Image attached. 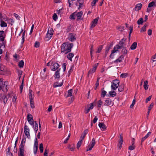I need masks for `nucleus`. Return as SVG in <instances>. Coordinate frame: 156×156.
I'll return each instance as SVG.
<instances>
[{"label": "nucleus", "mask_w": 156, "mask_h": 156, "mask_svg": "<svg viewBox=\"0 0 156 156\" xmlns=\"http://www.w3.org/2000/svg\"><path fill=\"white\" fill-rule=\"evenodd\" d=\"M73 46V43L68 44L67 42L63 43L62 45L61 52H64L65 54L70 52Z\"/></svg>", "instance_id": "nucleus-1"}, {"label": "nucleus", "mask_w": 156, "mask_h": 156, "mask_svg": "<svg viewBox=\"0 0 156 156\" xmlns=\"http://www.w3.org/2000/svg\"><path fill=\"white\" fill-rule=\"evenodd\" d=\"M23 142H25V140L22 139L21 143L20 146V153L19 156H24V145L23 144Z\"/></svg>", "instance_id": "nucleus-2"}, {"label": "nucleus", "mask_w": 156, "mask_h": 156, "mask_svg": "<svg viewBox=\"0 0 156 156\" xmlns=\"http://www.w3.org/2000/svg\"><path fill=\"white\" fill-rule=\"evenodd\" d=\"M120 47L118 45H117L115 46L113 50H112L111 51V53L110 55V58H113L114 55H113V54L117 52L118 51V49H119Z\"/></svg>", "instance_id": "nucleus-3"}, {"label": "nucleus", "mask_w": 156, "mask_h": 156, "mask_svg": "<svg viewBox=\"0 0 156 156\" xmlns=\"http://www.w3.org/2000/svg\"><path fill=\"white\" fill-rule=\"evenodd\" d=\"M24 132L25 135L27 136L28 138L30 139V129L27 125H25L24 127Z\"/></svg>", "instance_id": "nucleus-4"}, {"label": "nucleus", "mask_w": 156, "mask_h": 156, "mask_svg": "<svg viewBox=\"0 0 156 156\" xmlns=\"http://www.w3.org/2000/svg\"><path fill=\"white\" fill-rule=\"evenodd\" d=\"M7 73V68L3 66L0 67V75H4Z\"/></svg>", "instance_id": "nucleus-5"}, {"label": "nucleus", "mask_w": 156, "mask_h": 156, "mask_svg": "<svg viewBox=\"0 0 156 156\" xmlns=\"http://www.w3.org/2000/svg\"><path fill=\"white\" fill-rule=\"evenodd\" d=\"M120 139L119 140V144L118 145L119 149H120L122 147V145L123 143V137L122 134H121L119 136Z\"/></svg>", "instance_id": "nucleus-6"}, {"label": "nucleus", "mask_w": 156, "mask_h": 156, "mask_svg": "<svg viewBox=\"0 0 156 156\" xmlns=\"http://www.w3.org/2000/svg\"><path fill=\"white\" fill-rule=\"evenodd\" d=\"M99 19V17H98L93 21L91 23V26L90 27V28H93L96 25Z\"/></svg>", "instance_id": "nucleus-7"}, {"label": "nucleus", "mask_w": 156, "mask_h": 156, "mask_svg": "<svg viewBox=\"0 0 156 156\" xmlns=\"http://www.w3.org/2000/svg\"><path fill=\"white\" fill-rule=\"evenodd\" d=\"M126 39H122L119 42V44L118 45L120 47L119 49L122 48H124L123 44L125 42Z\"/></svg>", "instance_id": "nucleus-8"}, {"label": "nucleus", "mask_w": 156, "mask_h": 156, "mask_svg": "<svg viewBox=\"0 0 156 156\" xmlns=\"http://www.w3.org/2000/svg\"><path fill=\"white\" fill-rule=\"evenodd\" d=\"M52 35H53V33L51 32L49 33L48 30L45 37V40L46 41H48L52 37Z\"/></svg>", "instance_id": "nucleus-9"}, {"label": "nucleus", "mask_w": 156, "mask_h": 156, "mask_svg": "<svg viewBox=\"0 0 156 156\" xmlns=\"http://www.w3.org/2000/svg\"><path fill=\"white\" fill-rule=\"evenodd\" d=\"M83 15V12L82 11H81L79 12H77V13H76V16L77 19L76 20L77 21L80 20H81V17Z\"/></svg>", "instance_id": "nucleus-10"}, {"label": "nucleus", "mask_w": 156, "mask_h": 156, "mask_svg": "<svg viewBox=\"0 0 156 156\" xmlns=\"http://www.w3.org/2000/svg\"><path fill=\"white\" fill-rule=\"evenodd\" d=\"M69 40L71 41H73L76 40L75 35L72 33H70L69 34Z\"/></svg>", "instance_id": "nucleus-11"}, {"label": "nucleus", "mask_w": 156, "mask_h": 156, "mask_svg": "<svg viewBox=\"0 0 156 156\" xmlns=\"http://www.w3.org/2000/svg\"><path fill=\"white\" fill-rule=\"evenodd\" d=\"M59 65L58 63H55L52 65V68L51 70L55 71L56 69H58L59 68Z\"/></svg>", "instance_id": "nucleus-12"}, {"label": "nucleus", "mask_w": 156, "mask_h": 156, "mask_svg": "<svg viewBox=\"0 0 156 156\" xmlns=\"http://www.w3.org/2000/svg\"><path fill=\"white\" fill-rule=\"evenodd\" d=\"M113 46L112 42L109 45H107V47L106 48L105 51V53H108L109 50H110Z\"/></svg>", "instance_id": "nucleus-13"}, {"label": "nucleus", "mask_w": 156, "mask_h": 156, "mask_svg": "<svg viewBox=\"0 0 156 156\" xmlns=\"http://www.w3.org/2000/svg\"><path fill=\"white\" fill-rule=\"evenodd\" d=\"M124 56L123 55H121L119 56V58L114 61V62L115 63H118V62H122V60L123 59Z\"/></svg>", "instance_id": "nucleus-14"}, {"label": "nucleus", "mask_w": 156, "mask_h": 156, "mask_svg": "<svg viewBox=\"0 0 156 156\" xmlns=\"http://www.w3.org/2000/svg\"><path fill=\"white\" fill-rule=\"evenodd\" d=\"M112 101L111 100L109 99H107L105 101V103L104 104V105L105 106H109L111 104Z\"/></svg>", "instance_id": "nucleus-15"}, {"label": "nucleus", "mask_w": 156, "mask_h": 156, "mask_svg": "<svg viewBox=\"0 0 156 156\" xmlns=\"http://www.w3.org/2000/svg\"><path fill=\"white\" fill-rule=\"evenodd\" d=\"M63 84V81L60 83L58 82H55L54 83L53 87H61L62 85Z\"/></svg>", "instance_id": "nucleus-16"}, {"label": "nucleus", "mask_w": 156, "mask_h": 156, "mask_svg": "<svg viewBox=\"0 0 156 156\" xmlns=\"http://www.w3.org/2000/svg\"><path fill=\"white\" fill-rule=\"evenodd\" d=\"M142 6V4L141 3H139L136 5L134 9L135 10L138 11L141 9Z\"/></svg>", "instance_id": "nucleus-17"}, {"label": "nucleus", "mask_w": 156, "mask_h": 156, "mask_svg": "<svg viewBox=\"0 0 156 156\" xmlns=\"http://www.w3.org/2000/svg\"><path fill=\"white\" fill-rule=\"evenodd\" d=\"M87 129H86L84 131L83 133L82 134V135L80 138V140L81 139L83 140L84 139V138L86 134L87 133Z\"/></svg>", "instance_id": "nucleus-18"}, {"label": "nucleus", "mask_w": 156, "mask_h": 156, "mask_svg": "<svg viewBox=\"0 0 156 156\" xmlns=\"http://www.w3.org/2000/svg\"><path fill=\"white\" fill-rule=\"evenodd\" d=\"M119 86V85H118L115 84L113 83H112L111 86L112 90H115Z\"/></svg>", "instance_id": "nucleus-19"}, {"label": "nucleus", "mask_w": 156, "mask_h": 156, "mask_svg": "<svg viewBox=\"0 0 156 156\" xmlns=\"http://www.w3.org/2000/svg\"><path fill=\"white\" fill-rule=\"evenodd\" d=\"M61 69H59L56 71L55 76V78H59L60 77L59 71Z\"/></svg>", "instance_id": "nucleus-20"}, {"label": "nucleus", "mask_w": 156, "mask_h": 156, "mask_svg": "<svg viewBox=\"0 0 156 156\" xmlns=\"http://www.w3.org/2000/svg\"><path fill=\"white\" fill-rule=\"evenodd\" d=\"M0 25L2 27H6L7 26V23L5 22L3 20H2V19L1 20V23Z\"/></svg>", "instance_id": "nucleus-21"}, {"label": "nucleus", "mask_w": 156, "mask_h": 156, "mask_svg": "<svg viewBox=\"0 0 156 156\" xmlns=\"http://www.w3.org/2000/svg\"><path fill=\"white\" fill-rule=\"evenodd\" d=\"M156 6V2L153 1L150 2L148 5V8H151L152 7H155Z\"/></svg>", "instance_id": "nucleus-22"}, {"label": "nucleus", "mask_w": 156, "mask_h": 156, "mask_svg": "<svg viewBox=\"0 0 156 156\" xmlns=\"http://www.w3.org/2000/svg\"><path fill=\"white\" fill-rule=\"evenodd\" d=\"M98 126L101 128H102L104 130L106 128V126L104 123L99 122Z\"/></svg>", "instance_id": "nucleus-23"}, {"label": "nucleus", "mask_w": 156, "mask_h": 156, "mask_svg": "<svg viewBox=\"0 0 156 156\" xmlns=\"http://www.w3.org/2000/svg\"><path fill=\"white\" fill-rule=\"evenodd\" d=\"M137 43L136 42H133L130 47V48L132 50L135 49L137 46Z\"/></svg>", "instance_id": "nucleus-24"}, {"label": "nucleus", "mask_w": 156, "mask_h": 156, "mask_svg": "<svg viewBox=\"0 0 156 156\" xmlns=\"http://www.w3.org/2000/svg\"><path fill=\"white\" fill-rule=\"evenodd\" d=\"M74 56V54L73 53H69L67 55V58L71 61H72V58Z\"/></svg>", "instance_id": "nucleus-25"}, {"label": "nucleus", "mask_w": 156, "mask_h": 156, "mask_svg": "<svg viewBox=\"0 0 156 156\" xmlns=\"http://www.w3.org/2000/svg\"><path fill=\"white\" fill-rule=\"evenodd\" d=\"M107 92L104 90V88L101 89V97L102 98H104L105 97V95H106Z\"/></svg>", "instance_id": "nucleus-26"}, {"label": "nucleus", "mask_w": 156, "mask_h": 156, "mask_svg": "<svg viewBox=\"0 0 156 156\" xmlns=\"http://www.w3.org/2000/svg\"><path fill=\"white\" fill-rule=\"evenodd\" d=\"M154 105V103H151V104L149 106L148 108V111L147 113V116L149 115V113L150 112L151 110V109L152 107H153Z\"/></svg>", "instance_id": "nucleus-27"}, {"label": "nucleus", "mask_w": 156, "mask_h": 156, "mask_svg": "<svg viewBox=\"0 0 156 156\" xmlns=\"http://www.w3.org/2000/svg\"><path fill=\"white\" fill-rule=\"evenodd\" d=\"M148 24H145L142 27L141 30V32H143L146 30V27L147 26Z\"/></svg>", "instance_id": "nucleus-28"}, {"label": "nucleus", "mask_w": 156, "mask_h": 156, "mask_svg": "<svg viewBox=\"0 0 156 156\" xmlns=\"http://www.w3.org/2000/svg\"><path fill=\"white\" fill-rule=\"evenodd\" d=\"M98 63L95 64L93 68L92 69H91L90 70H91V73H94L95 71L96 68L98 65Z\"/></svg>", "instance_id": "nucleus-29"}, {"label": "nucleus", "mask_w": 156, "mask_h": 156, "mask_svg": "<svg viewBox=\"0 0 156 156\" xmlns=\"http://www.w3.org/2000/svg\"><path fill=\"white\" fill-rule=\"evenodd\" d=\"M148 81L147 80H146L144 81V87L145 90H147L148 89Z\"/></svg>", "instance_id": "nucleus-30"}, {"label": "nucleus", "mask_w": 156, "mask_h": 156, "mask_svg": "<svg viewBox=\"0 0 156 156\" xmlns=\"http://www.w3.org/2000/svg\"><path fill=\"white\" fill-rule=\"evenodd\" d=\"M32 90H31L30 89L29 90V98L30 100L33 99V98L32 97Z\"/></svg>", "instance_id": "nucleus-31"}, {"label": "nucleus", "mask_w": 156, "mask_h": 156, "mask_svg": "<svg viewBox=\"0 0 156 156\" xmlns=\"http://www.w3.org/2000/svg\"><path fill=\"white\" fill-rule=\"evenodd\" d=\"M76 12H74L72 14L69 16V18L71 20H75V19Z\"/></svg>", "instance_id": "nucleus-32"}, {"label": "nucleus", "mask_w": 156, "mask_h": 156, "mask_svg": "<svg viewBox=\"0 0 156 156\" xmlns=\"http://www.w3.org/2000/svg\"><path fill=\"white\" fill-rule=\"evenodd\" d=\"M24 64V62L23 60H22L19 62L18 63V66L20 68H22Z\"/></svg>", "instance_id": "nucleus-33"}, {"label": "nucleus", "mask_w": 156, "mask_h": 156, "mask_svg": "<svg viewBox=\"0 0 156 156\" xmlns=\"http://www.w3.org/2000/svg\"><path fill=\"white\" fill-rule=\"evenodd\" d=\"M30 105L31 107L33 108L35 107L34 106V102L33 101V99L30 100Z\"/></svg>", "instance_id": "nucleus-34"}, {"label": "nucleus", "mask_w": 156, "mask_h": 156, "mask_svg": "<svg viewBox=\"0 0 156 156\" xmlns=\"http://www.w3.org/2000/svg\"><path fill=\"white\" fill-rule=\"evenodd\" d=\"M144 20L142 18H140L137 21V23L138 25L142 24Z\"/></svg>", "instance_id": "nucleus-35"}, {"label": "nucleus", "mask_w": 156, "mask_h": 156, "mask_svg": "<svg viewBox=\"0 0 156 156\" xmlns=\"http://www.w3.org/2000/svg\"><path fill=\"white\" fill-rule=\"evenodd\" d=\"M23 87V78L22 80L21 85L20 86V93H21Z\"/></svg>", "instance_id": "nucleus-36"}, {"label": "nucleus", "mask_w": 156, "mask_h": 156, "mask_svg": "<svg viewBox=\"0 0 156 156\" xmlns=\"http://www.w3.org/2000/svg\"><path fill=\"white\" fill-rule=\"evenodd\" d=\"M109 94L112 97H114L115 96L116 94V92L114 91H110L109 92Z\"/></svg>", "instance_id": "nucleus-37"}, {"label": "nucleus", "mask_w": 156, "mask_h": 156, "mask_svg": "<svg viewBox=\"0 0 156 156\" xmlns=\"http://www.w3.org/2000/svg\"><path fill=\"white\" fill-rule=\"evenodd\" d=\"M82 140H80L79 141H78V143L77 144V148L78 149H79V147H80L82 143Z\"/></svg>", "instance_id": "nucleus-38"}, {"label": "nucleus", "mask_w": 156, "mask_h": 156, "mask_svg": "<svg viewBox=\"0 0 156 156\" xmlns=\"http://www.w3.org/2000/svg\"><path fill=\"white\" fill-rule=\"evenodd\" d=\"M73 90L71 89L68 91V94L67 95V97H71L72 96V92Z\"/></svg>", "instance_id": "nucleus-39"}, {"label": "nucleus", "mask_w": 156, "mask_h": 156, "mask_svg": "<svg viewBox=\"0 0 156 156\" xmlns=\"http://www.w3.org/2000/svg\"><path fill=\"white\" fill-rule=\"evenodd\" d=\"M39 149L41 153H42L43 151V146L42 143H41L40 144Z\"/></svg>", "instance_id": "nucleus-40"}, {"label": "nucleus", "mask_w": 156, "mask_h": 156, "mask_svg": "<svg viewBox=\"0 0 156 156\" xmlns=\"http://www.w3.org/2000/svg\"><path fill=\"white\" fill-rule=\"evenodd\" d=\"M28 121L29 123L32 126H34V120L33 119H28Z\"/></svg>", "instance_id": "nucleus-41"}, {"label": "nucleus", "mask_w": 156, "mask_h": 156, "mask_svg": "<svg viewBox=\"0 0 156 156\" xmlns=\"http://www.w3.org/2000/svg\"><path fill=\"white\" fill-rule=\"evenodd\" d=\"M103 48V45H101L98 48V51H97L96 53H100L101 52Z\"/></svg>", "instance_id": "nucleus-42"}, {"label": "nucleus", "mask_w": 156, "mask_h": 156, "mask_svg": "<svg viewBox=\"0 0 156 156\" xmlns=\"http://www.w3.org/2000/svg\"><path fill=\"white\" fill-rule=\"evenodd\" d=\"M95 144V140L94 138H93L92 141L91 143H90V144L92 146L94 147Z\"/></svg>", "instance_id": "nucleus-43"}, {"label": "nucleus", "mask_w": 156, "mask_h": 156, "mask_svg": "<svg viewBox=\"0 0 156 156\" xmlns=\"http://www.w3.org/2000/svg\"><path fill=\"white\" fill-rule=\"evenodd\" d=\"M128 75V74L127 73H122L120 75V77H121L122 78H125L127 77V76Z\"/></svg>", "instance_id": "nucleus-44"}, {"label": "nucleus", "mask_w": 156, "mask_h": 156, "mask_svg": "<svg viewBox=\"0 0 156 156\" xmlns=\"http://www.w3.org/2000/svg\"><path fill=\"white\" fill-rule=\"evenodd\" d=\"M38 142L37 138L36 137L35 139V142L34 147H38Z\"/></svg>", "instance_id": "nucleus-45"}, {"label": "nucleus", "mask_w": 156, "mask_h": 156, "mask_svg": "<svg viewBox=\"0 0 156 156\" xmlns=\"http://www.w3.org/2000/svg\"><path fill=\"white\" fill-rule=\"evenodd\" d=\"M70 136V133H69L68 136L67 138L64 141V143L65 144H66L67 143L68 140H69Z\"/></svg>", "instance_id": "nucleus-46"}, {"label": "nucleus", "mask_w": 156, "mask_h": 156, "mask_svg": "<svg viewBox=\"0 0 156 156\" xmlns=\"http://www.w3.org/2000/svg\"><path fill=\"white\" fill-rule=\"evenodd\" d=\"M114 83V84L115 85H119V80H113V82H112Z\"/></svg>", "instance_id": "nucleus-47"}, {"label": "nucleus", "mask_w": 156, "mask_h": 156, "mask_svg": "<svg viewBox=\"0 0 156 156\" xmlns=\"http://www.w3.org/2000/svg\"><path fill=\"white\" fill-rule=\"evenodd\" d=\"M118 90L120 92L124 90L123 86H120L119 87Z\"/></svg>", "instance_id": "nucleus-48"}, {"label": "nucleus", "mask_w": 156, "mask_h": 156, "mask_svg": "<svg viewBox=\"0 0 156 156\" xmlns=\"http://www.w3.org/2000/svg\"><path fill=\"white\" fill-rule=\"evenodd\" d=\"M98 0H93L92 2L91 3V5L92 6L95 5L96 3L98 2Z\"/></svg>", "instance_id": "nucleus-49"}, {"label": "nucleus", "mask_w": 156, "mask_h": 156, "mask_svg": "<svg viewBox=\"0 0 156 156\" xmlns=\"http://www.w3.org/2000/svg\"><path fill=\"white\" fill-rule=\"evenodd\" d=\"M94 147L91 146L90 144H89L87 147V151H90L91 150L92 148Z\"/></svg>", "instance_id": "nucleus-50"}, {"label": "nucleus", "mask_w": 156, "mask_h": 156, "mask_svg": "<svg viewBox=\"0 0 156 156\" xmlns=\"http://www.w3.org/2000/svg\"><path fill=\"white\" fill-rule=\"evenodd\" d=\"M38 149V147H34V153L35 154L37 151Z\"/></svg>", "instance_id": "nucleus-51"}, {"label": "nucleus", "mask_w": 156, "mask_h": 156, "mask_svg": "<svg viewBox=\"0 0 156 156\" xmlns=\"http://www.w3.org/2000/svg\"><path fill=\"white\" fill-rule=\"evenodd\" d=\"M8 100L6 96H5L4 98H3V99L2 101H3V102L5 104L6 103Z\"/></svg>", "instance_id": "nucleus-52"}, {"label": "nucleus", "mask_w": 156, "mask_h": 156, "mask_svg": "<svg viewBox=\"0 0 156 156\" xmlns=\"http://www.w3.org/2000/svg\"><path fill=\"white\" fill-rule=\"evenodd\" d=\"M136 102L135 99H134L133 100L132 104L130 106V108H132L135 104Z\"/></svg>", "instance_id": "nucleus-53"}, {"label": "nucleus", "mask_w": 156, "mask_h": 156, "mask_svg": "<svg viewBox=\"0 0 156 156\" xmlns=\"http://www.w3.org/2000/svg\"><path fill=\"white\" fill-rule=\"evenodd\" d=\"M53 19L54 20L56 21L57 19V16L56 13H54L53 16Z\"/></svg>", "instance_id": "nucleus-54"}, {"label": "nucleus", "mask_w": 156, "mask_h": 156, "mask_svg": "<svg viewBox=\"0 0 156 156\" xmlns=\"http://www.w3.org/2000/svg\"><path fill=\"white\" fill-rule=\"evenodd\" d=\"M102 101H101V100H99L98 102V107H101L102 104Z\"/></svg>", "instance_id": "nucleus-55"}, {"label": "nucleus", "mask_w": 156, "mask_h": 156, "mask_svg": "<svg viewBox=\"0 0 156 156\" xmlns=\"http://www.w3.org/2000/svg\"><path fill=\"white\" fill-rule=\"evenodd\" d=\"M122 51L124 54H126L127 53V50L125 49V48L122 49Z\"/></svg>", "instance_id": "nucleus-56"}, {"label": "nucleus", "mask_w": 156, "mask_h": 156, "mask_svg": "<svg viewBox=\"0 0 156 156\" xmlns=\"http://www.w3.org/2000/svg\"><path fill=\"white\" fill-rule=\"evenodd\" d=\"M68 3L69 7H71V6L73 5V1H71V0H68Z\"/></svg>", "instance_id": "nucleus-57"}, {"label": "nucleus", "mask_w": 156, "mask_h": 156, "mask_svg": "<svg viewBox=\"0 0 156 156\" xmlns=\"http://www.w3.org/2000/svg\"><path fill=\"white\" fill-rule=\"evenodd\" d=\"M33 119V118L32 117V116L30 114H28L27 115V120L28 119Z\"/></svg>", "instance_id": "nucleus-58"}, {"label": "nucleus", "mask_w": 156, "mask_h": 156, "mask_svg": "<svg viewBox=\"0 0 156 156\" xmlns=\"http://www.w3.org/2000/svg\"><path fill=\"white\" fill-rule=\"evenodd\" d=\"M73 65L71 66V67L70 68L69 70L68 71V73L69 74H70L73 71Z\"/></svg>", "instance_id": "nucleus-59"}, {"label": "nucleus", "mask_w": 156, "mask_h": 156, "mask_svg": "<svg viewBox=\"0 0 156 156\" xmlns=\"http://www.w3.org/2000/svg\"><path fill=\"white\" fill-rule=\"evenodd\" d=\"M40 43L39 42L36 41L35 44L34 46L36 48H38L39 47Z\"/></svg>", "instance_id": "nucleus-60"}, {"label": "nucleus", "mask_w": 156, "mask_h": 156, "mask_svg": "<svg viewBox=\"0 0 156 156\" xmlns=\"http://www.w3.org/2000/svg\"><path fill=\"white\" fill-rule=\"evenodd\" d=\"M66 63H64L62 66L63 68V71H65L66 68Z\"/></svg>", "instance_id": "nucleus-61"}, {"label": "nucleus", "mask_w": 156, "mask_h": 156, "mask_svg": "<svg viewBox=\"0 0 156 156\" xmlns=\"http://www.w3.org/2000/svg\"><path fill=\"white\" fill-rule=\"evenodd\" d=\"M151 97H152V96L151 95L149 97H148V98H147L146 99V103H147L148 101H150V100H151Z\"/></svg>", "instance_id": "nucleus-62"}, {"label": "nucleus", "mask_w": 156, "mask_h": 156, "mask_svg": "<svg viewBox=\"0 0 156 156\" xmlns=\"http://www.w3.org/2000/svg\"><path fill=\"white\" fill-rule=\"evenodd\" d=\"M71 30V28L70 26H69L66 29V32H69Z\"/></svg>", "instance_id": "nucleus-63"}, {"label": "nucleus", "mask_w": 156, "mask_h": 156, "mask_svg": "<svg viewBox=\"0 0 156 156\" xmlns=\"http://www.w3.org/2000/svg\"><path fill=\"white\" fill-rule=\"evenodd\" d=\"M98 118L97 116H95L93 120V122L94 123H95L97 121Z\"/></svg>", "instance_id": "nucleus-64"}]
</instances>
